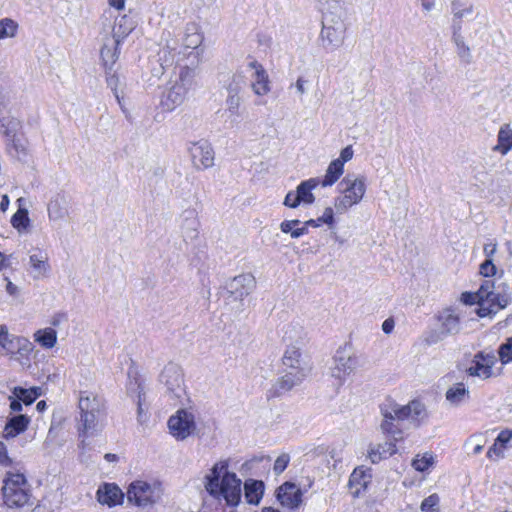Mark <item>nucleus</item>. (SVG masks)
Masks as SVG:
<instances>
[{
	"label": "nucleus",
	"instance_id": "nucleus-1",
	"mask_svg": "<svg viewBox=\"0 0 512 512\" xmlns=\"http://www.w3.org/2000/svg\"><path fill=\"white\" fill-rule=\"evenodd\" d=\"M379 409L382 416L380 430L394 441L402 439L404 429L418 428L427 418L426 407L418 400L401 405L388 397L380 404Z\"/></svg>",
	"mask_w": 512,
	"mask_h": 512
},
{
	"label": "nucleus",
	"instance_id": "nucleus-2",
	"mask_svg": "<svg viewBox=\"0 0 512 512\" xmlns=\"http://www.w3.org/2000/svg\"><path fill=\"white\" fill-rule=\"evenodd\" d=\"M205 488L214 496H222L230 506H236L241 499V480L235 473L228 471V463H216L206 477Z\"/></svg>",
	"mask_w": 512,
	"mask_h": 512
},
{
	"label": "nucleus",
	"instance_id": "nucleus-3",
	"mask_svg": "<svg viewBox=\"0 0 512 512\" xmlns=\"http://www.w3.org/2000/svg\"><path fill=\"white\" fill-rule=\"evenodd\" d=\"M78 409V433L84 442L85 438L95 436L102 430L101 419L105 415V403L93 392L80 391Z\"/></svg>",
	"mask_w": 512,
	"mask_h": 512
},
{
	"label": "nucleus",
	"instance_id": "nucleus-4",
	"mask_svg": "<svg viewBox=\"0 0 512 512\" xmlns=\"http://www.w3.org/2000/svg\"><path fill=\"white\" fill-rule=\"evenodd\" d=\"M340 195L334 199V207L339 214L358 204L366 192L364 177L346 175L338 184Z\"/></svg>",
	"mask_w": 512,
	"mask_h": 512
},
{
	"label": "nucleus",
	"instance_id": "nucleus-5",
	"mask_svg": "<svg viewBox=\"0 0 512 512\" xmlns=\"http://www.w3.org/2000/svg\"><path fill=\"white\" fill-rule=\"evenodd\" d=\"M2 496L9 508L23 507L30 498L29 484L22 473L8 471L3 479Z\"/></svg>",
	"mask_w": 512,
	"mask_h": 512
},
{
	"label": "nucleus",
	"instance_id": "nucleus-6",
	"mask_svg": "<svg viewBox=\"0 0 512 512\" xmlns=\"http://www.w3.org/2000/svg\"><path fill=\"white\" fill-rule=\"evenodd\" d=\"M475 354L473 364L466 370L470 376L487 379L499 375L503 365L512 362V354Z\"/></svg>",
	"mask_w": 512,
	"mask_h": 512
},
{
	"label": "nucleus",
	"instance_id": "nucleus-7",
	"mask_svg": "<svg viewBox=\"0 0 512 512\" xmlns=\"http://www.w3.org/2000/svg\"><path fill=\"white\" fill-rule=\"evenodd\" d=\"M194 70L189 67L181 69L179 80L176 81L163 95L161 104L165 110L172 111L186 99L193 85Z\"/></svg>",
	"mask_w": 512,
	"mask_h": 512
},
{
	"label": "nucleus",
	"instance_id": "nucleus-8",
	"mask_svg": "<svg viewBox=\"0 0 512 512\" xmlns=\"http://www.w3.org/2000/svg\"><path fill=\"white\" fill-rule=\"evenodd\" d=\"M162 496L161 486L157 483L145 481H134L127 491V498L140 507H151L157 503Z\"/></svg>",
	"mask_w": 512,
	"mask_h": 512
},
{
	"label": "nucleus",
	"instance_id": "nucleus-9",
	"mask_svg": "<svg viewBox=\"0 0 512 512\" xmlns=\"http://www.w3.org/2000/svg\"><path fill=\"white\" fill-rule=\"evenodd\" d=\"M346 26L342 19H335L331 15L322 17L321 40L326 49L335 50L344 41Z\"/></svg>",
	"mask_w": 512,
	"mask_h": 512
},
{
	"label": "nucleus",
	"instance_id": "nucleus-10",
	"mask_svg": "<svg viewBox=\"0 0 512 512\" xmlns=\"http://www.w3.org/2000/svg\"><path fill=\"white\" fill-rule=\"evenodd\" d=\"M167 425L170 434L174 438L184 440L190 436L195 429L194 416L192 413L180 409L168 419Z\"/></svg>",
	"mask_w": 512,
	"mask_h": 512
},
{
	"label": "nucleus",
	"instance_id": "nucleus-11",
	"mask_svg": "<svg viewBox=\"0 0 512 512\" xmlns=\"http://www.w3.org/2000/svg\"><path fill=\"white\" fill-rule=\"evenodd\" d=\"M227 293L236 301H242L256 288L255 277L251 273H244L230 279L225 286Z\"/></svg>",
	"mask_w": 512,
	"mask_h": 512
},
{
	"label": "nucleus",
	"instance_id": "nucleus-12",
	"mask_svg": "<svg viewBox=\"0 0 512 512\" xmlns=\"http://www.w3.org/2000/svg\"><path fill=\"white\" fill-rule=\"evenodd\" d=\"M0 349L8 352H32L34 345L25 337L10 334L7 326L2 324L0 325Z\"/></svg>",
	"mask_w": 512,
	"mask_h": 512
},
{
	"label": "nucleus",
	"instance_id": "nucleus-13",
	"mask_svg": "<svg viewBox=\"0 0 512 512\" xmlns=\"http://www.w3.org/2000/svg\"><path fill=\"white\" fill-rule=\"evenodd\" d=\"M189 152L197 169H207L214 165V151L211 144L206 140L193 143Z\"/></svg>",
	"mask_w": 512,
	"mask_h": 512
},
{
	"label": "nucleus",
	"instance_id": "nucleus-14",
	"mask_svg": "<svg viewBox=\"0 0 512 512\" xmlns=\"http://www.w3.org/2000/svg\"><path fill=\"white\" fill-rule=\"evenodd\" d=\"M303 380L304 378H302L301 373L298 375L284 371V375L279 377L267 390L266 397L268 400L279 398L290 392L294 387L300 385Z\"/></svg>",
	"mask_w": 512,
	"mask_h": 512
},
{
	"label": "nucleus",
	"instance_id": "nucleus-15",
	"mask_svg": "<svg viewBox=\"0 0 512 512\" xmlns=\"http://www.w3.org/2000/svg\"><path fill=\"white\" fill-rule=\"evenodd\" d=\"M302 491L292 482L283 483L276 491V498L280 504L289 509H296L302 504Z\"/></svg>",
	"mask_w": 512,
	"mask_h": 512
},
{
	"label": "nucleus",
	"instance_id": "nucleus-16",
	"mask_svg": "<svg viewBox=\"0 0 512 512\" xmlns=\"http://www.w3.org/2000/svg\"><path fill=\"white\" fill-rule=\"evenodd\" d=\"M357 365V359L351 354H335L330 364V370L333 377L343 379L349 375Z\"/></svg>",
	"mask_w": 512,
	"mask_h": 512
},
{
	"label": "nucleus",
	"instance_id": "nucleus-17",
	"mask_svg": "<svg viewBox=\"0 0 512 512\" xmlns=\"http://www.w3.org/2000/svg\"><path fill=\"white\" fill-rule=\"evenodd\" d=\"M284 354L282 357V364L284 371L291 374H302V378H305L311 369L308 355L304 354Z\"/></svg>",
	"mask_w": 512,
	"mask_h": 512
},
{
	"label": "nucleus",
	"instance_id": "nucleus-18",
	"mask_svg": "<svg viewBox=\"0 0 512 512\" xmlns=\"http://www.w3.org/2000/svg\"><path fill=\"white\" fill-rule=\"evenodd\" d=\"M160 381L163 383L168 391L176 393L181 390L183 384V374L181 368L174 363H169L164 367L160 374Z\"/></svg>",
	"mask_w": 512,
	"mask_h": 512
},
{
	"label": "nucleus",
	"instance_id": "nucleus-19",
	"mask_svg": "<svg viewBox=\"0 0 512 512\" xmlns=\"http://www.w3.org/2000/svg\"><path fill=\"white\" fill-rule=\"evenodd\" d=\"M96 496L99 503L112 507L122 502L124 494L116 484L104 483L98 488Z\"/></svg>",
	"mask_w": 512,
	"mask_h": 512
},
{
	"label": "nucleus",
	"instance_id": "nucleus-20",
	"mask_svg": "<svg viewBox=\"0 0 512 512\" xmlns=\"http://www.w3.org/2000/svg\"><path fill=\"white\" fill-rule=\"evenodd\" d=\"M129 382L127 384V393L132 397L137 406H147L146 393L141 379L138 377V373L134 369L128 371Z\"/></svg>",
	"mask_w": 512,
	"mask_h": 512
},
{
	"label": "nucleus",
	"instance_id": "nucleus-21",
	"mask_svg": "<svg viewBox=\"0 0 512 512\" xmlns=\"http://www.w3.org/2000/svg\"><path fill=\"white\" fill-rule=\"evenodd\" d=\"M320 185V178H310L308 180L302 181L296 188V201L295 205H300L301 203L304 205H311L315 201V196L312 193V190Z\"/></svg>",
	"mask_w": 512,
	"mask_h": 512
},
{
	"label": "nucleus",
	"instance_id": "nucleus-22",
	"mask_svg": "<svg viewBox=\"0 0 512 512\" xmlns=\"http://www.w3.org/2000/svg\"><path fill=\"white\" fill-rule=\"evenodd\" d=\"M135 22L127 15L115 19L112 29L113 43L119 46L120 43L134 30Z\"/></svg>",
	"mask_w": 512,
	"mask_h": 512
},
{
	"label": "nucleus",
	"instance_id": "nucleus-23",
	"mask_svg": "<svg viewBox=\"0 0 512 512\" xmlns=\"http://www.w3.org/2000/svg\"><path fill=\"white\" fill-rule=\"evenodd\" d=\"M446 401L453 407H459L470 399V391L463 382L450 386L445 393Z\"/></svg>",
	"mask_w": 512,
	"mask_h": 512
},
{
	"label": "nucleus",
	"instance_id": "nucleus-24",
	"mask_svg": "<svg viewBox=\"0 0 512 512\" xmlns=\"http://www.w3.org/2000/svg\"><path fill=\"white\" fill-rule=\"evenodd\" d=\"M29 423L30 418L24 414L10 417L4 427L3 437L6 439L16 437L27 429Z\"/></svg>",
	"mask_w": 512,
	"mask_h": 512
},
{
	"label": "nucleus",
	"instance_id": "nucleus-25",
	"mask_svg": "<svg viewBox=\"0 0 512 512\" xmlns=\"http://www.w3.org/2000/svg\"><path fill=\"white\" fill-rule=\"evenodd\" d=\"M441 331L447 334H456L460 331V317L452 309H445L438 315Z\"/></svg>",
	"mask_w": 512,
	"mask_h": 512
},
{
	"label": "nucleus",
	"instance_id": "nucleus-26",
	"mask_svg": "<svg viewBox=\"0 0 512 512\" xmlns=\"http://www.w3.org/2000/svg\"><path fill=\"white\" fill-rule=\"evenodd\" d=\"M303 329L299 325H288L284 335L283 341L286 343L287 348L291 349V352H299L302 349L304 337L302 336Z\"/></svg>",
	"mask_w": 512,
	"mask_h": 512
},
{
	"label": "nucleus",
	"instance_id": "nucleus-27",
	"mask_svg": "<svg viewBox=\"0 0 512 512\" xmlns=\"http://www.w3.org/2000/svg\"><path fill=\"white\" fill-rule=\"evenodd\" d=\"M473 5L465 4L461 0H453L451 2V13L453 15L452 19V32H455V27H459V32L462 29V18L472 14Z\"/></svg>",
	"mask_w": 512,
	"mask_h": 512
},
{
	"label": "nucleus",
	"instance_id": "nucleus-28",
	"mask_svg": "<svg viewBox=\"0 0 512 512\" xmlns=\"http://www.w3.org/2000/svg\"><path fill=\"white\" fill-rule=\"evenodd\" d=\"M244 496L252 505H258L264 493V483L260 480H248L244 484Z\"/></svg>",
	"mask_w": 512,
	"mask_h": 512
},
{
	"label": "nucleus",
	"instance_id": "nucleus-29",
	"mask_svg": "<svg viewBox=\"0 0 512 512\" xmlns=\"http://www.w3.org/2000/svg\"><path fill=\"white\" fill-rule=\"evenodd\" d=\"M397 452L396 445L393 442H385L373 446L368 451V457L372 463H379L382 459L388 458Z\"/></svg>",
	"mask_w": 512,
	"mask_h": 512
},
{
	"label": "nucleus",
	"instance_id": "nucleus-30",
	"mask_svg": "<svg viewBox=\"0 0 512 512\" xmlns=\"http://www.w3.org/2000/svg\"><path fill=\"white\" fill-rule=\"evenodd\" d=\"M48 217L52 221L62 220L68 214L66 200L63 196H57L48 203Z\"/></svg>",
	"mask_w": 512,
	"mask_h": 512
},
{
	"label": "nucleus",
	"instance_id": "nucleus-31",
	"mask_svg": "<svg viewBox=\"0 0 512 512\" xmlns=\"http://www.w3.org/2000/svg\"><path fill=\"white\" fill-rule=\"evenodd\" d=\"M29 262L33 269L34 278L45 275L50 269L48 256L43 251L39 250L37 253L30 255Z\"/></svg>",
	"mask_w": 512,
	"mask_h": 512
},
{
	"label": "nucleus",
	"instance_id": "nucleus-32",
	"mask_svg": "<svg viewBox=\"0 0 512 512\" xmlns=\"http://www.w3.org/2000/svg\"><path fill=\"white\" fill-rule=\"evenodd\" d=\"M343 171H344L343 161L333 160L329 164L324 178L322 180L320 179V185L322 187L332 186L334 183L337 182V180L343 174Z\"/></svg>",
	"mask_w": 512,
	"mask_h": 512
},
{
	"label": "nucleus",
	"instance_id": "nucleus-33",
	"mask_svg": "<svg viewBox=\"0 0 512 512\" xmlns=\"http://www.w3.org/2000/svg\"><path fill=\"white\" fill-rule=\"evenodd\" d=\"M34 340L43 349H52L57 342V332L51 327L39 329L34 333Z\"/></svg>",
	"mask_w": 512,
	"mask_h": 512
},
{
	"label": "nucleus",
	"instance_id": "nucleus-34",
	"mask_svg": "<svg viewBox=\"0 0 512 512\" xmlns=\"http://www.w3.org/2000/svg\"><path fill=\"white\" fill-rule=\"evenodd\" d=\"M203 41V36L195 23H189L185 29L183 45L185 48L197 49Z\"/></svg>",
	"mask_w": 512,
	"mask_h": 512
},
{
	"label": "nucleus",
	"instance_id": "nucleus-35",
	"mask_svg": "<svg viewBox=\"0 0 512 512\" xmlns=\"http://www.w3.org/2000/svg\"><path fill=\"white\" fill-rule=\"evenodd\" d=\"M370 475L366 474L364 470L361 468H356L352 472V474L349 477V487L350 489H353V487H356L355 491L352 493L355 496H358L361 489H366L369 481H370Z\"/></svg>",
	"mask_w": 512,
	"mask_h": 512
},
{
	"label": "nucleus",
	"instance_id": "nucleus-36",
	"mask_svg": "<svg viewBox=\"0 0 512 512\" xmlns=\"http://www.w3.org/2000/svg\"><path fill=\"white\" fill-rule=\"evenodd\" d=\"M323 17L331 15L333 20L342 19L344 7L342 0H319Z\"/></svg>",
	"mask_w": 512,
	"mask_h": 512
},
{
	"label": "nucleus",
	"instance_id": "nucleus-37",
	"mask_svg": "<svg viewBox=\"0 0 512 512\" xmlns=\"http://www.w3.org/2000/svg\"><path fill=\"white\" fill-rule=\"evenodd\" d=\"M452 40L457 48V55L465 64H470L472 62V55L470 48L465 44L464 38L459 32V27H455V32H453Z\"/></svg>",
	"mask_w": 512,
	"mask_h": 512
},
{
	"label": "nucleus",
	"instance_id": "nucleus-38",
	"mask_svg": "<svg viewBox=\"0 0 512 512\" xmlns=\"http://www.w3.org/2000/svg\"><path fill=\"white\" fill-rule=\"evenodd\" d=\"M512 148V129L508 124L503 125L498 132V145L495 150L502 155L507 154Z\"/></svg>",
	"mask_w": 512,
	"mask_h": 512
},
{
	"label": "nucleus",
	"instance_id": "nucleus-39",
	"mask_svg": "<svg viewBox=\"0 0 512 512\" xmlns=\"http://www.w3.org/2000/svg\"><path fill=\"white\" fill-rule=\"evenodd\" d=\"M254 81L251 86L254 93L258 96L266 95L270 92V82L265 69H261L256 75H253Z\"/></svg>",
	"mask_w": 512,
	"mask_h": 512
},
{
	"label": "nucleus",
	"instance_id": "nucleus-40",
	"mask_svg": "<svg viewBox=\"0 0 512 512\" xmlns=\"http://www.w3.org/2000/svg\"><path fill=\"white\" fill-rule=\"evenodd\" d=\"M300 224L301 221L298 219L285 220L280 224V229L283 233H290L292 238L297 239L307 234V228L303 225L298 227Z\"/></svg>",
	"mask_w": 512,
	"mask_h": 512
},
{
	"label": "nucleus",
	"instance_id": "nucleus-41",
	"mask_svg": "<svg viewBox=\"0 0 512 512\" xmlns=\"http://www.w3.org/2000/svg\"><path fill=\"white\" fill-rule=\"evenodd\" d=\"M226 112L229 114L231 126H235L239 123V107L241 104V98L235 96H227L226 99Z\"/></svg>",
	"mask_w": 512,
	"mask_h": 512
},
{
	"label": "nucleus",
	"instance_id": "nucleus-42",
	"mask_svg": "<svg viewBox=\"0 0 512 512\" xmlns=\"http://www.w3.org/2000/svg\"><path fill=\"white\" fill-rule=\"evenodd\" d=\"M119 53V46H116L113 42L111 45L105 43L100 52L104 65L111 68L118 59Z\"/></svg>",
	"mask_w": 512,
	"mask_h": 512
},
{
	"label": "nucleus",
	"instance_id": "nucleus-43",
	"mask_svg": "<svg viewBox=\"0 0 512 512\" xmlns=\"http://www.w3.org/2000/svg\"><path fill=\"white\" fill-rule=\"evenodd\" d=\"M198 221L194 215L193 211L187 212V216L185 217L183 224H182V230L185 237H188L190 239H193L197 237L198 234Z\"/></svg>",
	"mask_w": 512,
	"mask_h": 512
},
{
	"label": "nucleus",
	"instance_id": "nucleus-44",
	"mask_svg": "<svg viewBox=\"0 0 512 512\" xmlns=\"http://www.w3.org/2000/svg\"><path fill=\"white\" fill-rule=\"evenodd\" d=\"M11 224L18 232L24 231L30 224L28 210L25 208H19L12 216Z\"/></svg>",
	"mask_w": 512,
	"mask_h": 512
},
{
	"label": "nucleus",
	"instance_id": "nucleus-45",
	"mask_svg": "<svg viewBox=\"0 0 512 512\" xmlns=\"http://www.w3.org/2000/svg\"><path fill=\"white\" fill-rule=\"evenodd\" d=\"M246 85L245 76L242 73H235L227 86L228 96L240 97L239 93Z\"/></svg>",
	"mask_w": 512,
	"mask_h": 512
},
{
	"label": "nucleus",
	"instance_id": "nucleus-46",
	"mask_svg": "<svg viewBox=\"0 0 512 512\" xmlns=\"http://www.w3.org/2000/svg\"><path fill=\"white\" fill-rule=\"evenodd\" d=\"M511 300V293L499 294L494 292L492 297L488 299V302H490L498 312L499 310L505 309L510 304Z\"/></svg>",
	"mask_w": 512,
	"mask_h": 512
},
{
	"label": "nucleus",
	"instance_id": "nucleus-47",
	"mask_svg": "<svg viewBox=\"0 0 512 512\" xmlns=\"http://www.w3.org/2000/svg\"><path fill=\"white\" fill-rule=\"evenodd\" d=\"M1 127L3 128V134L11 142H15L17 137V131L20 128V122L17 119H9L6 123L2 122Z\"/></svg>",
	"mask_w": 512,
	"mask_h": 512
},
{
	"label": "nucleus",
	"instance_id": "nucleus-48",
	"mask_svg": "<svg viewBox=\"0 0 512 512\" xmlns=\"http://www.w3.org/2000/svg\"><path fill=\"white\" fill-rule=\"evenodd\" d=\"M159 61L163 69L173 65L175 61V48L170 46L163 47L159 52Z\"/></svg>",
	"mask_w": 512,
	"mask_h": 512
},
{
	"label": "nucleus",
	"instance_id": "nucleus-49",
	"mask_svg": "<svg viewBox=\"0 0 512 512\" xmlns=\"http://www.w3.org/2000/svg\"><path fill=\"white\" fill-rule=\"evenodd\" d=\"M17 29V24L9 18L0 20V39L13 37Z\"/></svg>",
	"mask_w": 512,
	"mask_h": 512
},
{
	"label": "nucleus",
	"instance_id": "nucleus-50",
	"mask_svg": "<svg viewBox=\"0 0 512 512\" xmlns=\"http://www.w3.org/2000/svg\"><path fill=\"white\" fill-rule=\"evenodd\" d=\"M433 455L429 453H425L422 457L417 456L412 461V466L415 470L424 472L433 464Z\"/></svg>",
	"mask_w": 512,
	"mask_h": 512
},
{
	"label": "nucleus",
	"instance_id": "nucleus-51",
	"mask_svg": "<svg viewBox=\"0 0 512 512\" xmlns=\"http://www.w3.org/2000/svg\"><path fill=\"white\" fill-rule=\"evenodd\" d=\"M495 285L496 282L490 279H486L482 282L477 292L480 295V299L488 300L492 297L493 293L495 292Z\"/></svg>",
	"mask_w": 512,
	"mask_h": 512
},
{
	"label": "nucleus",
	"instance_id": "nucleus-52",
	"mask_svg": "<svg viewBox=\"0 0 512 512\" xmlns=\"http://www.w3.org/2000/svg\"><path fill=\"white\" fill-rule=\"evenodd\" d=\"M13 395L19 398L23 402V404L27 406L31 405L37 399V395L30 394L29 389H25L22 387H15L13 389Z\"/></svg>",
	"mask_w": 512,
	"mask_h": 512
},
{
	"label": "nucleus",
	"instance_id": "nucleus-53",
	"mask_svg": "<svg viewBox=\"0 0 512 512\" xmlns=\"http://www.w3.org/2000/svg\"><path fill=\"white\" fill-rule=\"evenodd\" d=\"M477 305V315L481 318L492 316L497 313L495 308L492 306L490 302H488V300L479 301Z\"/></svg>",
	"mask_w": 512,
	"mask_h": 512
},
{
	"label": "nucleus",
	"instance_id": "nucleus-54",
	"mask_svg": "<svg viewBox=\"0 0 512 512\" xmlns=\"http://www.w3.org/2000/svg\"><path fill=\"white\" fill-rule=\"evenodd\" d=\"M479 273L484 277H492L496 275L497 268L493 263V259H486L480 264Z\"/></svg>",
	"mask_w": 512,
	"mask_h": 512
},
{
	"label": "nucleus",
	"instance_id": "nucleus-55",
	"mask_svg": "<svg viewBox=\"0 0 512 512\" xmlns=\"http://www.w3.org/2000/svg\"><path fill=\"white\" fill-rule=\"evenodd\" d=\"M439 497L436 494L430 495L425 498L421 504L422 511L437 512L436 506L438 505Z\"/></svg>",
	"mask_w": 512,
	"mask_h": 512
},
{
	"label": "nucleus",
	"instance_id": "nucleus-56",
	"mask_svg": "<svg viewBox=\"0 0 512 512\" xmlns=\"http://www.w3.org/2000/svg\"><path fill=\"white\" fill-rule=\"evenodd\" d=\"M290 461V456L288 454H281L277 457L274 463L273 470L276 475L281 474L288 466Z\"/></svg>",
	"mask_w": 512,
	"mask_h": 512
},
{
	"label": "nucleus",
	"instance_id": "nucleus-57",
	"mask_svg": "<svg viewBox=\"0 0 512 512\" xmlns=\"http://www.w3.org/2000/svg\"><path fill=\"white\" fill-rule=\"evenodd\" d=\"M444 333L442 331H436L432 330L428 332L425 336L423 341L428 345L432 346L434 344L439 343L443 339Z\"/></svg>",
	"mask_w": 512,
	"mask_h": 512
},
{
	"label": "nucleus",
	"instance_id": "nucleus-58",
	"mask_svg": "<svg viewBox=\"0 0 512 512\" xmlns=\"http://www.w3.org/2000/svg\"><path fill=\"white\" fill-rule=\"evenodd\" d=\"M461 300L463 303L468 305H474L477 304L479 301H482L483 299H480L479 293L476 292H464L462 293Z\"/></svg>",
	"mask_w": 512,
	"mask_h": 512
},
{
	"label": "nucleus",
	"instance_id": "nucleus-59",
	"mask_svg": "<svg viewBox=\"0 0 512 512\" xmlns=\"http://www.w3.org/2000/svg\"><path fill=\"white\" fill-rule=\"evenodd\" d=\"M322 223L332 228L335 224L334 210L331 207H326L322 214Z\"/></svg>",
	"mask_w": 512,
	"mask_h": 512
},
{
	"label": "nucleus",
	"instance_id": "nucleus-60",
	"mask_svg": "<svg viewBox=\"0 0 512 512\" xmlns=\"http://www.w3.org/2000/svg\"><path fill=\"white\" fill-rule=\"evenodd\" d=\"M512 439V430H503L501 431L497 438L496 444H499L501 447H505V445Z\"/></svg>",
	"mask_w": 512,
	"mask_h": 512
},
{
	"label": "nucleus",
	"instance_id": "nucleus-61",
	"mask_svg": "<svg viewBox=\"0 0 512 512\" xmlns=\"http://www.w3.org/2000/svg\"><path fill=\"white\" fill-rule=\"evenodd\" d=\"M148 420H149L148 405L147 406H137V421H138V423L143 425Z\"/></svg>",
	"mask_w": 512,
	"mask_h": 512
},
{
	"label": "nucleus",
	"instance_id": "nucleus-62",
	"mask_svg": "<svg viewBox=\"0 0 512 512\" xmlns=\"http://www.w3.org/2000/svg\"><path fill=\"white\" fill-rule=\"evenodd\" d=\"M107 82H108V86L111 87V89L113 90V93H114L118 103L121 105L120 95L117 91V83L119 82L118 77L116 75H111L110 77H108Z\"/></svg>",
	"mask_w": 512,
	"mask_h": 512
},
{
	"label": "nucleus",
	"instance_id": "nucleus-63",
	"mask_svg": "<svg viewBox=\"0 0 512 512\" xmlns=\"http://www.w3.org/2000/svg\"><path fill=\"white\" fill-rule=\"evenodd\" d=\"M11 462L12 461L7 454V448L5 444L0 442V465L9 466Z\"/></svg>",
	"mask_w": 512,
	"mask_h": 512
},
{
	"label": "nucleus",
	"instance_id": "nucleus-64",
	"mask_svg": "<svg viewBox=\"0 0 512 512\" xmlns=\"http://www.w3.org/2000/svg\"><path fill=\"white\" fill-rule=\"evenodd\" d=\"M352 157H353L352 147L351 146H347L344 149H342V151L340 153V157L337 158L336 160L343 161V164H344L345 162H347L350 159H352Z\"/></svg>",
	"mask_w": 512,
	"mask_h": 512
}]
</instances>
